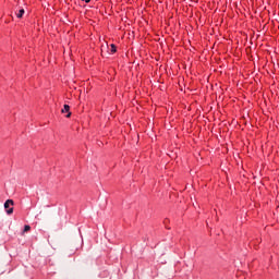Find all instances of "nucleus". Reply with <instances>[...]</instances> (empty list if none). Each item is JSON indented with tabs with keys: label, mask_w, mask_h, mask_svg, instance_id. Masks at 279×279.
<instances>
[{
	"label": "nucleus",
	"mask_w": 279,
	"mask_h": 279,
	"mask_svg": "<svg viewBox=\"0 0 279 279\" xmlns=\"http://www.w3.org/2000/svg\"><path fill=\"white\" fill-rule=\"evenodd\" d=\"M10 206H14V201L12 199H8L5 203H4V208L7 210V215H12V213H14V208Z\"/></svg>",
	"instance_id": "nucleus-1"
},
{
	"label": "nucleus",
	"mask_w": 279,
	"mask_h": 279,
	"mask_svg": "<svg viewBox=\"0 0 279 279\" xmlns=\"http://www.w3.org/2000/svg\"><path fill=\"white\" fill-rule=\"evenodd\" d=\"M71 107L69 105H64L63 109L61 110L62 113L68 112L66 118L69 119L71 117Z\"/></svg>",
	"instance_id": "nucleus-2"
},
{
	"label": "nucleus",
	"mask_w": 279,
	"mask_h": 279,
	"mask_svg": "<svg viewBox=\"0 0 279 279\" xmlns=\"http://www.w3.org/2000/svg\"><path fill=\"white\" fill-rule=\"evenodd\" d=\"M23 14H25V9H20V10L16 12L17 19H23Z\"/></svg>",
	"instance_id": "nucleus-3"
},
{
	"label": "nucleus",
	"mask_w": 279,
	"mask_h": 279,
	"mask_svg": "<svg viewBox=\"0 0 279 279\" xmlns=\"http://www.w3.org/2000/svg\"><path fill=\"white\" fill-rule=\"evenodd\" d=\"M110 47H111L110 49L111 53H117V46H114V44H111Z\"/></svg>",
	"instance_id": "nucleus-4"
},
{
	"label": "nucleus",
	"mask_w": 279,
	"mask_h": 279,
	"mask_svg": "<svg viewBox=\"0 0 279 279\" xmlns=\"http://www.w3.org/2000/svg\"><path fill=\"white\" fill-rule=\"evenodd\" d=\"M29 230H32V227H29V225H25L23 232H29Z\"/></svg>",
	"instance_id": "nucleus-5"
}]
</instances>
